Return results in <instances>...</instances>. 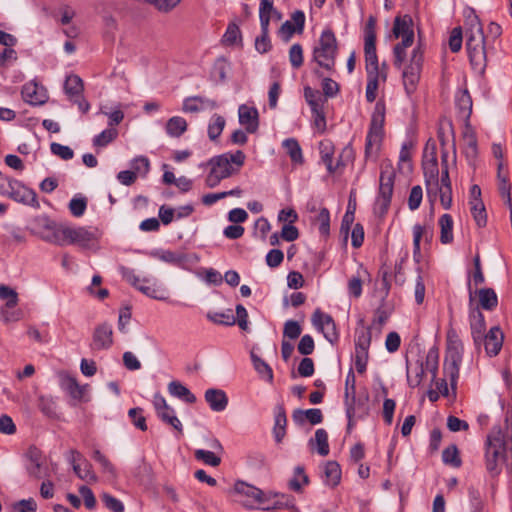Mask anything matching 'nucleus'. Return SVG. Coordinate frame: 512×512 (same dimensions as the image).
<instances>
[{"label":"nucleus","instance_id":"1","mask_svg":"<svg viewBox=\"0 0 512 512\" xmlns=\"http://www.w3.org/2000/svg\"><path fill=\"white\" fill-rule=\"evenodd\" d=\"M376 19L369 17L364 30L365 69L367 73L366 100L374 102L377 97L379 64L376 54Z\"/></svg>","mask_w":512,"mask_h":512},{"label":"nucleus","instance_id":"2","mask_svg":"<svg viewBox=\"0 0 512 512\" xmlns=\"http://www.w3.org/2000/svg\"><path fill=\"white\" fill-rule=\"evenodd\" d=\"M246 156L238 150L235 153H224L212 157L207 166L210 172L205 179V183L209 188L216 187L223 179L229 178L239 172L244 165Z\"/></svg>","mask_w":512,"mask_h":512},{"label":"nucleus","instance_id":"3","mask_svg":"<svg viewBox=\"0 0 512 512\" xmlns=\"http://www.w3.org/2000/svg\"><path fill=\"white\" fill-rule=\"evenodd\" d=\"M465 17L470 25V34L466 39V48L471 65L474 69L483 70L486 65V38L478 16L472 8L465 11Z\"/></svg>","mask_w":512,"mask_h":512},{"label":"nucleus","instance_id":"4","mask_svg":"<svg viewBox=\"0 0 512 512\" xmlns=\"http://www.w3.org/2000/svg\"><path fill=\"white\" fill-rule=\"evenodd\" d=\"M401 38V42L396 44L393 49L394 64L401 66L406 53V48L410 47L414 42L413 20L410 15H398L393 22L390 40Z\"/></svg>","mask_w":512,"mask_h":512},{"label":"nucleus","instance_id":"5","mask_svg":"<svg viewBox=\"0 0 512 512\" xmlns=\"http://www.w3.org/2000/svg\"><path fill=\"white\" fill-rule=\"evenodd\" d=\"M506 435L500 428H495L488 435L486 451V467L490 473H498V464L506 461Z\"/></svg>","mask_w":512,"mask_h":512},{"label":"nucleus","instance_id":"6","mask_svg":"<svg viewBox=\"0 0 512 512\" xmlns=\"http://www.w3.org/2000/svg\"><path fill=\"white\" fill-rule=\"evenodd\" d=\"M384 103L379 101L371 117L370 128L366 138L365 153L367 157H373L380 151L384 132Z\"/></svg>","mask_w":512,"mask_h":512},{"label":"nucleus","instance_id":"7","mask_svg":"<svg viewBox=\"0 0 512 512\" xmlns=\"http://www.w3.org/2000/svg\"><path fill=\"white\" fill-rule=\"evenodd\" d=\"M336 54L337 40L334 33L331 30L323 31L313 51L314 60L320 67L331 71L335 66Z\"/></svg>","mask_w":512,"mask_h":512},{"label":"nucleus","instance_id":"8","mask_svg":"<svg viewBox=\"0 0 512 512\" xmlns=\"http://www.w3.org/2000/svg\"><path fill=\"white\" fill-rule=\"evenodd\" d=\"M35 224V234L43 241L62 246V234L65 224L57 223L45 216L37 218Z\"/></svg>","mask_w":512,"mask_h":512},{"label":"nucleus","instance_id":"9","mask_svg":"<svg viewBox=\"0 0 512 512\" xmlns=\"http://www.w3.org/2000/svg\"><path fill=\"white\" fill-rule=\"evenodd\" d=\"M463 350L461 340H453L452 343L447 344L444 371L450 378L452 388L455 387L456 380L459 377V367L462 361Z\"/></svg>","mask_w":512,"mask_h":512},{"label":"nucleus","instance_id":"10","mask_svg":"<svg viewBox=\"0 0 512 512\" xmlns=\"http://www.w3.org/2000/svg\"><path fill=\"white\" fill-rule=\"evenodd\" d=\"M62 235V246L69 244L78 245L82 248H89L96 240L94 231L85 227H71L66 224Z\"/></svg>","mask_w":512,"mask_h":512},{"label":"nucleus","instance_id":"11","mask_svg":"<svg viewBox=\"0 0 512 512\" xmlns=\"http://www.w3.org/2000/svg\"><path fill=\"white\" fill-rule=\"evenodd\" d=\"M423 55L419 48L414 49L410 64L403 71V84L407 94H412L417 87L422 69Z\"/></svg>","mask_w":512,"mask_h":512},{"label":"nucleus","instance_id":"12","mask_svg":"<svg viewBox=\"0 0 512 512\" xmlns=\"http://www.w3.org/2000/svg\"><path fill=\"white\" fill-rule=\"evenodd\" d=\"M469 289V321H470V328H471V335L474 341V344L479 347L482 338L484 335V332L486 330L484 315L480 311L479 306H474V299H473V291L471 288V284L468 285Z\"/></svg>","mask_w":512,"mask_h":512},{"label":"nucleus","instance_id":"13","mask_svg":"<svg viewBox=\"0 0 512 512\" xmlns=\"http://www.w3.org/2000/svg\"><path fill=\"white\" fill-rule=\"evenodd\" d=\"M10 188L9 197L17 202L38 208L39 202L34 190L22 185L17 180L6 179Z\"/></svg>","mask_w":512,"mask_h":512},{"label":"nucleus","instance_id":"14","mask_svg":"<svg viewBox=\"0 0 512 512\" xmlns=\"http://www.w3.org/2000/svg\"><path fill=\"white\" fill-rule=\"evenodd\" d=\"M153 405L157 416L165 423L171 425L179 433L183 432L182 424L176 417L175 411L166 402L165 398L160 394H155Z\"/></svg>","mask_w":512,"mask_h":512},{"label":"nucleus","instance_id":"15","mask_svg":"<svg viewBox=\"0 0 512 512\" xmlns=\"http://www.w3.org/2000/svg\"><path fill=\"white\" fill-rule=\"evenodd\" d=\"M312 322L330 343L333 344L338 341L339 334L336 324L330 315L323 313L320 309H316L312 316Z\"/></svg>","mask_w":512,"mask_h":512},{"label":"nucleus","instance_id":"16","mask_svg":"<svg viewBox=\"0 0 512 512\" xmlns=\"http://www.w3.org/2000/svg\"><path fill=\"white\" fill-rule=\"evenodd\" d=\"M113 344V328L109 323H101L94 329L91 347L94 350H107Z\"/></svg>","mask_w":512,"mask_h":512},{"label":"nucleus","instance_id":"17","mask_svg":"<svg viewBox=\"0 0 512 512\" xmlns=\"http://www.w3.org/2000/svg\"><path fill=\"white\" fill-rule=\"evenodd\" d=\"M60 386L70 397L78 402L85 400L88 385H80L77 380L67 373H60Z\"/></svg>","mask_w":512,"mask_h":512},{"label":"nucleus","instance_id":"18","mask_svg":"<svg viewBox=\"0 0 512 512\" xmlns=\"http://www.w3.org/2000/svg\"><path fill=\"white\" fill-rule=\"evenodd\" d=\"M239 123L245 127L248 133H255L259 127L258 110L246 104H242L238 108Z\"/></svg>","mask_w":512,"mask_h":512},{"label":"nucleus","instance_id":"19","mask_svg":"<svg viewBox=\"0 0 512 512\" xmlns=\"http://www.w3.org/2000/svg\"><path fill=\"white\" fill-rule=\"evenodd\" d=\"M21 95L23 100L31 105H42L48 98L45 89L33 81L23 85Z\"/></svg>","mask_w":512,"mask_h":512},{"label":"nucleus","instance_id":"20","mask_svg":"<svg viewBox=\"0 0 512 512\" xmlns=\"http://www.w3.org/2000/svg\"><path fill=\"white\" fill-rule=\"evenodd\" d=\"M484 341L485 351L489 356H496L500 352L504 336L498 326L492 327L489 332L482 338Z\"/></svg>","mask_w":512,"mask_h":512},{"label":"nucleus","instance_id":"21","mask_svg":"<svg viewBox=\"0 0 512 512\" xmlns=\"http://www.w3.org/2000/svg\"><path fill=\"white\" fill-rule=\"evenodd\" d=\"M204 398L212 411L221 412L228 406V397L222 389H207L205 391Z\"/></svg>","mask_w":512,"mask_h":512},{"label":"nucleus","instance_id":"22","mask_svg":"<svg viewBox=\"0 0 512 512\" xmlns=\"http://www.w3.org/2000/svg\"><path fill=\"white\" fill-rule=\"evenodd\" d=\"M235 490L238 493L253 499L262 509L263 505L270 500V494H267L261 489L248 485L244 482L236 483Z\"/></svg>","mask_w":512,"mask_h":512},{"label":"nucleus","instance_id":"23","mask_svg":"<svg viewBox=\"0 0 512 512\" xmlns=\"http://www.w3.org/2000/svg\"><path fill=\"white\" fill-rule=\"evenodd\" d=\"M355 375L352 371H350L346 377L345 381V405H346V413L349 418V427L352 423V418L355 416Z\"/></svg>","mask_w":512,"mask_h":512},{"label":"nucleus","instance_id":"24","mask_svg":"<svg viewBox=\"0 0 512 512\" xmlns=\"http://www.w3.org/2000/svg\"><path fill=\"white\" fill-rule=\"evenodd\" d=\"M422 168L425 177V184L427 189V194L431 197L432 186H438V162L437 161H422Z\"/></svg>","mask_w":512,"mask_h":512},{"label":"nucleus","instance_id":"25","mask_svg":"<svg viewBox=\"0 0 512 512\" xmlns=\"http://www.w3.org/2000/svg\"><path fill=\"white\" fill-rule=\"evenodd\" d=\"M216 107V101L200 96L189 97L185 99L183 103V111L185 112H198L204 109H214Z\"/></svg>","mask_w":512,"mask_h":512},{"label":"nucleus","instance_id":"26","mask_svg":"<svg viewBox=\"0 0 512 512\" xmlns=\"http://www.w3.org/2000/svg\"><path fill=\"white\" fill-rule=\"evenodd\" d=\"M477 295L479 299V306L485 310L492 311L498 305V297L494 289L481 288L475 290L473 295Z\"/></svg>","mask_w":512,"mask_h":512},{"label":"nucleus","instance_id":"27","mask_svg":"<svg viewBox=\"0 0 512 512\" xmlns=\"http://www.w3.org/2000/svg\"><path fill=\"white\" fill-rule=\"evenodd\" d=\"M273 15H277V20L281 19V14L275 10L272 0H261L259 8L261 30H266V27L269 28V23Z\"/></svg>","mask_w":512,"mask_h":512},{"label":"nucleus","instance_id":"28","mask_svg":"<svg viewBox=\"0 0 512 512\" xmlns=\"http://www.w3.org/2000/svg\"><path fill=\"white\" fill-rule=\"evenodd\" d=\"M408 363V360L406 361ZM425 373L424 359H418L414 365L407 364V381L410 387H417L421 384Z\"/></svg>","mask_w":512,"mask_h":512},{"label":"nucleus","instance_id":"29","mask_svg":"<svg viewBox=\"0 0 512 512\" xmlns=\"http://www.w3.org/2000/svg\"><path fill=\"white\" fill-rule=\"evenodd\" d=\"M472 97L467 89L459 91L456 96V106L459 110L460 115L466 121L468 125L469 118L472 114Z\"/></svg>","mask_w":512,"mask_h":512},{"label":"nucleus","instance_id":"30","mask_svg":"<svg viewBox=\"0 0 512 512\" xmlns=\"http://www.w3.org/2000/svg\"><path fill=\"white\" fill-rule=\"evenodd\" d=\"M323 479L326 485L335 487L341 480V468L336 461H328L323 467Z\"/></svg>","mask_w":512,"mask_h":512},{"label":"nucleus","instance_id":"31","mask_svg":"<svg viewBox=\"0 0 512 512\" xmlns=\"http://www.w3.org/2000/svg\"><path fill=\"white\" fill-rule=\"evenodd\" d=\"M267 494H270V500L263 505V510L282 509L284 507L294 509V499L291 496L272 492Z\"/></svg>","mask_w":512,"mask_h":512},{"label":"nucleus","instance_id":"32","mask_svg":"<svg viewBox=\"0 0 512 512\" xmlns=\"http://www.w3.org/2000/svg\"><path fill=\"white\" fill-rule=\"evenodd\" d=\"M361 326H358L355 331V351L368 352L371 342V333L369 328L363 325V320L360 321Z\"/></svg>","mask_w":512,"mask_h":512},{"label":"nucleus","instance_id":"33","mask_svg":"<svg viewBox=\"0 0 512 512\" xmlns=\"http://www.w3.org/2000/svg\"><path fill=\"white\" fill-rule=\"evenodd\" d=\"M168 391L171 395L184 400L189 404L196 402V396L179 381H172L168 384Z\"/></svg>","mask_w":512,"mask_h":512},{"label":"nucleus","instance_id":"34","mask_svg":"<svg viewBox=\"0 0 512 512\" xmlns=\"http://www.w3.org/2000/svg\"><path fill=\"white\" fill-rule=\"evenodd\" d=\"M440 241L449 244L453 241V220L451 215L443 214L439 219Z\"/></svg>","mask_w":512,"mask_h":512},{"label":"nucleus","instance_id":"35","mask_svg":"<svg viewBox=\"0 0 512 512\" xmlns=\"http://www.w3.org/2000/svg\"><path fill=\"white\" fill-rule=\"evenodd\" d=\"M286 425L287 418L285 410L282 406L277 407L276 415H275V424L273 428V433L276 442H281L286 434Z\"/></svg>","mask_w":512,"mask_h":512},{"label":"nucleus","instance_id":"36","mask_svg":"<svg viewBox=\"0 0 512 512\" xmlns=\"http://www.w3.org/2000/svg\"><path fill=\"white\" fill-rule=\"evenodd\" d=\"M463 139L465 142L464 153L469 160H474L478 155L477 139L475 133L467 125L465 132L463 133Z\"/></svg>","mask_w":512,"mask_h":512},{"label":"nucleus","instance_id":"37","mask_svg":"<svg viewBox=\"0 0 512 512\" xmlns=\"http://www.w3.org/2000/svg\"><path fill=\"white\" fill-rule=\"evenodd\" d=\"M65 93L70 98H79L82 95L84 86L82 79L77 75H69L64 84Z\"/></svg>","mask_w":512,"mask_h":512},{"label":"nucleus","instance_id":"38","mask_svg":"<svg viewBox=\"0 0 512 512\" xmlns=\"http://www.w3.org/2000/svg\"><path fill=\"white\" fill-rule=\"evenodd\" d=\"M283 147L289 155L291 161L295 164L303 163L302 149L298 141L294 138H289L283 141Z\"/></svg>","mask_w":512,"mask_h":512},{"label":"nucleus","instance_id":"39","mask_svg":"<svg viewBox=\"0 0 512 512\" xmlns=\"http://www.w3.org/2000/svg\"><path fill=\"white\" fill-rule=\"evenodd\" d=\"M187 130V122L184 118L174 116L167 121L166 132L171 137H180Z\"/></svg>","mask_w":512,"mask_h":512},{"label":"nucleus","instance_id":"40","mask_svg":"<svg viewBox=\"0 0 512 512\" xmlns=\"http://www.w3.org/2000/svg\"><path fill=\"white\" fill-rule=\"evenodd\" d=\"M413 143L411 141L404 142L399 155V170L403 173H410L412 171L411 163V149Z\"/></svg>","mask_w":512,"mask_h":512},{"label":"nucleus","instance_id":"41","mask_svg":"<svg viewBox=\"0 0 512 512\" xmlns=\"http://www.w3.org/2000/svg\"><path fill=\"white\" fill-rule=\"evenodd\" d=\"M320 155L323 163L326 165L330 173L335 172L336 167L332 165V156L334 154V147L331 141L324 140L319 144Z\"/></svg>","mask_w":512,"mask_h":512},{"label":"nucleus","instance_id":"42","mask_svg":"<svg viewBox=\"0 0 512 512\" xmlns=\"http://www.w3.org/2000/svg\"><path fill=\"white\" fill-rule=\"evenodd\" d=\"M439 364V351L436 347L429 349L425 356L424 368L432 374V381L436 379Z\"/></svg>","mask_w":512,"mask_h":512},{"label":"nucleus","instance_id":"43","mask_svg":"<svg viewBox=\"0 0 512 512\" xmlns=\"http://www.w3.org/2000/svg\"><path fill=\"white\" fill-rule=\"evenodd\" d=\"M304 96L309 106L311 107V111H318L319 109L323 108V105L326 101V99L323 98L319 91L310 87L304 88Z\"/></svg>","mask_w":512,"mask_h":512},{"label":"nucleus","instance_id":"44","mask_svg":"<svg viewBox=\"0 0 512 512\" xmlns=\"http://www.w3.org/2000/svg\"><path fill=\"white\" fill-rule=\"evenodd\" d=\"M251 359L254 366V369L258 372V374L264 378L269 383L273 382V371L271 367L260 357L251 353Z\"/></svg>","mask_w":512,"mask_h":512},{"label":"nucleus","instance_id":"45","mask_svg":"<svg viewBox=\"0 0 512 512\" xmlns=\"http://www.w3.org/2000/svg\"><path fill=\"white\" fill-rule=\"evenodd\" d=\"M310 443L316 444L317 452L321 456H326L329 454V443H328V434L324 429H317L315 432L314 439L310 440Z\"/></svg>","mask_w":512,"mask_h":512},{"label":"nucleus","instance_id":"46","mask_svg":"<svg viewBox=\"0 0 512 512\" xmlns=\"http://www.w3.org/2000/svg\"><path fill=\"white\" fill-rule=\"evenodd\" d=\"M137 289L142 293L156 300L165 301L167 300L166 290L160 286L155 284L148 285V283H141V285L137 286Z\"/></svg>","mask_w":512,"mask_h":512},{"label":"nucleus","instance_id":"47","mask_svg":"<svg viewBox=\"0 0 512 512\" xmlns=\"http://www.w3.org/2000/svg\"><path fill=\"white\" fill-rule=\"evenodd\" d=\"M226 121L221 115H213L208 125V136L210 140L215 141L222 133Z\"/></svg>","mask_w":512,"mask_h":512},{"label":"nucleus","instance_id":"48","mask_svg":"<svg viewBox=\"0 0 512 512\" xmlns=\"http://www.w3.org/2000/svg\"><path fill=\"white\" fill-rule=\"evenodd\" d=\"M118 136V130L116 128H110L103 130L100 134L93 138V145L95 147H105L113 142Z\"/></svg>","mask_w":512,"mask_h":512},{"label":"nucleus","instance_id":"49","mask_svg":"<svg viewBox=\"0 0 512 512\" xmlns=\"http://www.w3.org/2000/svg\"><path fill=\"white\" fill-rule=\"evenodd\" d=\"M306 484H308V476L305 474L304 468L296 467L293 478L288 482V487L295 492H300L302 486Z\"/></svg>","mask_w":512,"mask_h":512},{"label":"nucleus","instance_id":"50","mask_svg":"<svg viewBox=\"0 0 512 512\" xmlns=\"http://www.w3.org/2000/svg\"><path fill=\"white\" fill-rule=\"evenodd\" d=\"M471 213L478 227H484L487 223L485 206L482 201H470Z\"/></svg>","mask_w":512,"mask_h":512},{"label":"nucleus","instance_id":"51","mask_svg":"<svg viewBox=\"0 0 512 512\" xmlns=\"http://www.w3.org/2000/svg\"><path fill=\"white\" fill-rule=\"evenodd\" d=\"M503 164L500 162L498 164V179H499V193L504 200L505 204H509L512 202V196H511V185L509 184L506 177H503L501 175Z\"/></svg>","mask_w":512,"mask_h":512},{"label":"nucleus","instance_id":"52","mask_svg":"<svg viewBox=\"0 0 512 512\" xmlns=\"http://www.w3.org/2000/svg\"><path fill=\"white\" fill-rule=\"evenodd\" d=\"M194 456L197 460L203 461L205 464L212 467H217L221 463V458L212 451L197 449L194 452Z\"/></svg>","mask_w":512,"mask_h":512},{"label":"nucleus","instance_id":"53","mask_svg":"<svg viewBox=\"0 0 512 512\" xmlns=\"http://www.w3.org/2000/svg\"><path fill=\"white\" fill-rule=\"evenodd\" d=\"M437 192H439L440 202H441V205L443 206V208L449 209L452 204V188H451V186H447V185H446V187L432 186L431 196L433 195L435 197Z\"/></svg>","mask_w":512,"mask_h":512},{"label":"nucleus","instance_id":"54","mask_svg":"<svg viewBox=\"0 0 512 512\" xmlns=\"http://www.w3.org/2000/svg\"><path fill=\"white\" fill-rule=\"evenodd\" d=\"M442 460L445 464L453 467H459L461 465V459L459 457L457 447L455 445H451L444 449L442 452Z\"/></svg>","mask_w":512,"mask_h":512},{"label":"nucleus","instance_id":"55","mask_svg":"<svg viewBox=\"0 0 512 512\" xmlns=\"http://www.w3.org/2000/svg\"><path fill=\"white\" fill-rule=\"evenodd\" d=\"M0 299L7 300L5 307L8 309H12L18 304L17 292L5 285H0Z\"/></svg>","mask_w":512,"mask_h":512},{"label":"nucleus","instance_id":"56","mask_svg":"<svg viewBox=\"0 0 512 512\" xmlns=\"http://www.w3.org/2000/svg\"><path fill=\"white\" fill-rule=\"evenodd\" d=\"M73 470L82 480L87 482H96L97 480L95 473L91 470V464L87 461H84V467H81V464H75Z\"/></svg>","mask_w":512,"mask_h":512},{"label":"nucleus","instance_id":"57","mask_svg":"<svg viewBox=\"0 0 512 512\" xmlns=\"http://www.w3.org/2000/svg\"><path fill=\"white\" fill-rule=\"evenodd\" d=\"M316 222L319 224V232L323 236H328L330 231V213L327 208H322L317 217Z\"/></svg>","mask_w":512,"mask_h":512},{"label":"nucleus","instance_id":"58","mask_svg":"<svg viewBox=\"0 0 512 512\" xmlns=\"http://www.w3.org/2000/svg\"><path fill=\"white\" fill-rule=\"evenodd\" d=\"M38 407L40 411L50 418L56 417V404L50 397H39Z\"/></svg>","mask_w":512,"mask_h":512},{"label":"nucleus","instance_id":"59","mask_svg":"<svg viewBox=\"0 0 512 512\" xmlns=\"http://www.w3.org/2000/svg\"><path fill=\"white\" fill-rule=\"evenodd\" d=\"M100 113L108 117V127L110 128H114V126L119 125L124 119V112L119 107L112 111H106L104 110V107H101Z\"/></svg>","mask_w":512,"mask_h":512},{"label":"nucleus","instance_id":"60","mask_svg":"<svg viewBox=\"0 0 512 512\" xmlns=\"http://www.w3.org/2000/svg\"><path fill=\"white\" fill-rule=\"evenodd\" d=\"M423 198V190L420 185L414 186L408 198V207L410 210L414 211L419 208Z\"/></svg>","mask_w":512,"mask_h":512},{"label":"nucleus","instance_id":"61","mask_svg":"<svg viewBox=\"0 0 512 512\" xmlns=\"http://www.w3.org/2000/svg\"><path fill=\"white\" fill-rule=\"evenodd\" d=\"M302 329L297 321L288 320L284 324L283 335L289 339H296L301 335Z\"/></svg>","mask_w":512,"mask_h":512},{"label":"nucleus","instance_id":"62","mask_svg":"<svg viewBox=\"0 0 512 512\" xmlns=\"http://www.w3.org/2000/svg\"><path fill=\"white\" fill-rule=\"evenodd\" d=\"M101 500L104 503L105 507L111 510L112 512L124 511V506L122 502L108 493H103L101 495Z\"/></svg>","mask_w":512,"mask_h":512},{"label":"nucleus","instance_id":"63","mask_svg":"<svg viewBox=\"0 0 512 512\" xmlns=\"http://www.w3.org/2000/svg\"><path fill=\"white\" fill-rule=\"evenodd\" d=\"M289 60L294 68H299L303 64V50L300 44H293L289 50Z\"/></svg>","mask_w":512,"mask_h":512},{"label":"nucleus","instance_id":"64","mask_svg":"<svg viewBox=\"0 0 512 512\" xmlns=\"http://www.w3.org/2000/svg\"><path fill=\"white\" fill-rule=\"evenodd\" d=\"M143 410L141 408H132L129 410L128 415L132 420L133 424L141 431L147 430L146 419L142 415Z\"/></svg>","mask_w":512,"mask_h":512}]
</instances>
